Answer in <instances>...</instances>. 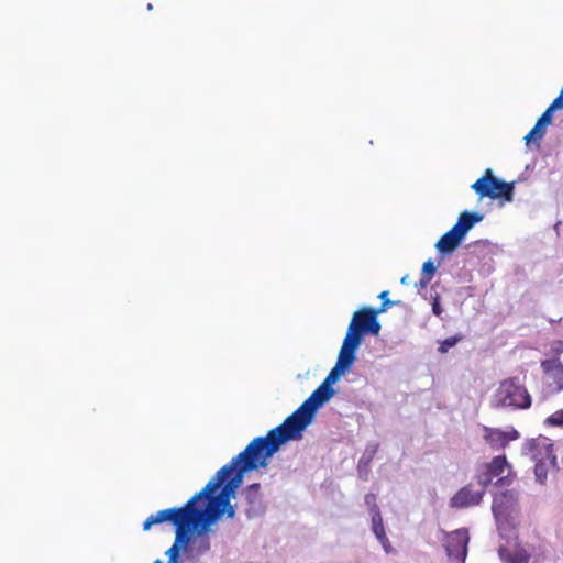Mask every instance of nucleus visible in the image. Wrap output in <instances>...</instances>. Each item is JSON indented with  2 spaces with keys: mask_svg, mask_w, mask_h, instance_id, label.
<instances>
[{
  "mask_svg": "<svg viewBox=\"0 0 563 563\" xmlns=\"http://www.w3.org/2000/svg\"><path fill=\"white\" fill-rule=\"evenodd\" d=\"M498 178L493 175L492 169H486L485 174L478 178L471 188L481 198L484 197H494L497 194L493 191V186L496 185Z\"/></svg>",
  "mask_w": 563,
  "mask_h": 563,
  "instance_id": "15",
  "label": "nucleus"
},
{
  "mask_svg": "<svg viewBox=\"0 0 563 563\" xmlns=\"http://www.w3.org/2000/svg\"><path fill=\"white\" fill-rule=\"evenodd\" d=\"M545 423L553 427H562L563 426V409L558 410L553 415L549 416L545 420Z\"/></svg>",
  "mask_w": 563,
  "mask_h": 563,
  "instance_id": "27",
  "label": "nucleus"
},
{
  "mask_svg": "<svg viewBox=\"0 0 563 563\" xmlns=\"http://www.w3.org/2000/svg\"><path fill=\"white\" fill-rule=\"evenodd\" d=\"M552 351L558 355L563 353V339L553 342Z\"/></svg>",
  "mask_w": 563,
  "mask_h": 563,
  "instance_id": "35",
  "label": "nucleus"
},
{
  "mask_svg": "<svg viewBox=\"0 0 563 563\" xmlns=\"http://www.w3.org/2000/svg\"><path fill=\"white\" fill-rule=\"evenodd\" d=\"M532 460L536 462L534 476L541 485L545 484L551 468H558L556 456L553 453V443L548 438L532 439L527 443Z\"/></svg>",
  "mask_w": 563,
  "mask_h": 563,
  "instance_id": "5",
  "label": "nucleus"
},
{
  "mask_svg": "<svg viewBox=\"0 0 563 563\" xmlns=\"http://www.w3.org/2000/svg\"><path fill=\"white\" fill-rule=\"evenodd\" d=\"M498 554L503 563H529L530 552L525 548L517 545L514 551L506 547L498 549Z\"/></svg>",
  "mask_w": 563,
  "mask_h": 563,
  "instance_id": "16",
  "label": "nucleus"
},
{
  "mask_svg": "<svg viewBox=\"0 0 563 563\" xmlns=\"http://www.w3.org/2000/svg\"><path fill=\"white\" fill-rule=\"evenodd\" d=\"M372 519V531L375 534L376 539L380 542L386 553L394 552V549L386 536L383 518L380 511L374 512V516L371 517Z\"/></svg>",
  "mask_w": 563,
  "mask_h": 563,
  "instance_id": "17",
  "label": "nucleus"
},
{
  "mask_svg": "<svg viewBox=\"0 0 563 563\" xmlns=\"http://www.w3.org/2000/svg\"><path fill=\"white\" fill-rule=\"evenodd\" d=\"M484 219V214L478 211L464 210L460 213L456 223L453 225L466 238L467 233Z\"/></svg>",
  "mask_w": 563,
  "mask_h": 563,
  "instance_id": "14",
  "label": "nucleus"
},
{
  "mask_svg": "<svg viewBox=\"0 0 563 563\" xmlns=\"http://www.w3.org/2000/svg\"><path fill=\"white\" fill-rule=\"evenodd\" d=\"M273 439L266 434L253 439L232 461L222 466L199 493L185 506L201 515L205 526H211L221 517L229 505L231 494L241 485L243 474L266 465V460L279 449H275Z\"/></svg>",
  "mask_w": 563,
  "mask_h": 563,
  "instance_id": "1",
  "label": "nucleus"
},
{
  "mask_svg": "<svg viewBox=\"0 0 563 563\" xmlns=\"http://www.w3.org/2000/svg\"><path fill=\"white\" fill-rule=\"evenodd\" d=\"M366 334L358 331L356 329V327L354 328V354L356 353V350L358 349V346L362 344L363 342V339ZM356 358V356L354 355V360Z\"/></svg>",
  "mask_w": 563,
  "mask_h": 563,
  "instance_id": "31",
  "label": "nucleus"
},
{
  "mask_svg": "<svg viewBox=\"0 0 563 563\" xmlns=\"http://www.w3.org/2000/svg\"><path fill=\"white\" fill-rule=\"evenodd\" d=\"M484 494L485 490L483 488L478 490H473L471 485H467L461 488L451 498L450 504L454 508H466L471 506H476L482 501Z\"/></svg>",
  "mask_w": 563,
  "mask_h": 563,
  "instance_id": "10",
  "label": "nucleus"
},
{
  "mask_svg": "<svg viewBox=\"0 0 563 563\" xmlns=\"http://www.w3.org/2000/svg\"><path fill=\"white\" fill-rule=\"evenodd\" d=\"M464 239L465 236L452 227L438 240L435 249L442 256L450 255L462 244Z\"/></svg>",
  "mask_w": 563,
  "mask_h": 563,
  "instance_id": "11",
  "label": "nucleus"
},
{
  "mask_svg": "<svg viewBox=\"0 0 563 563\" xmlns=\"http://www.w3.org/2000/svg\"><path fill=\"white\" fill-rule=\"evenodd\" d=\"M347 368L336 363L322 384L312 391L301 406L287 417L282 424L268 431L267 434L273 439L272 443L275 449H280L284 443L302 437V431L311 423L318 408L334 395L332 385L339 380Z\"/></svg>",
  "mask_w": 563,
  "mask_h": 563,
  "instance_id": "2",
  "label": "nucleus"
},
{
  "mask_svg": "<svg viewBox=\"0 0 563 563\" xmlns=\"http://www.w3.org/2000/svg\"><path fill=\"white\" fill-rule=\"evenodd\" d=\"M505 434H506V443L507 444L510 441L517 440L519 438V432L514 428L510 431L505 432Z\"/></svg>",
  "mask_w": 563,
  "mask_h": 563,
  "instance_id": "34",
  "label": "nucleus"
},
{
  "mask_svg": "<svg viewBox=\"0 0 563 563\" xmlns=\"http://www.w3.org/2000/svg\"><path fill=\"white\" fill-rule=\"evenodd\" d=\"M484 465L486 466V470L490 472L494 478L498 477V479L495 482V485L505 486L511 484L512 479L510 478L509 474L501 476L504 471L510 467L505 455L495 456L492 462Z\"/></svg>",
  "mask_w": 563,
  "mask_h": 563,
  "instance_id": "13",
  "label": "nucleus"
},
{
  "mask_svg": "<svg viewBox=\"0 0 563 563\" xmlns=\"http://www.w3.org/2000/svg\"><path fill=\"white\" fill-rule=\"evenodd\" d=\"M493 191L497 195L490 199L501 198L508 202L514 200V183H506L498 178L496 185L493 186Z\"/></svg>",
  "mask_w": 563,
  "mask_h": 563,
  "instance_id": "22",
  "label": "nucleus"
},
{
  "mask_svg": "<svg viewBox=\"0 0 563 563\" xmlns=\"http://www.w3.org/2000/svg\"><path fill=\"white\" fill-rule=\"evenodd\" d=\"M388 296V290H384L378 295V298L382 300V303L379 307L373 308L376 314L386 312L389 307L401 305L400 300H390Z\"/></svg>",
  "mask_w": 563,
  "mask_h": 563,
  "instance_id": "23",
  "label": "nucleus"
},
{
  "mask_svg": "<svg viewBox=\"0 0 563 563\" xmlns=\"http://www.w3.org/2000/svg\"><path fill=\"white\" fill-rule=\"evenodd\" d=\"M365 505L368 507V511L371 517L374 516L375 510L380 511L377 504H376V495L373 493H369L364 498Z\"/></svg>",
  "mask_w": 563,
  "mask_h": 563,
  "instance_id": "28",
  "label": "nucleus"
},
{
  "mask_svg": "<svg viewBox=\"0 0 563 563\" xmlns=\"http://www.w3.org/2000/svg\"><path fill=\"white\" fill-rule=\"evenodd\" d=\"M356 320V329L367 335H378L380 331V322L378 314L372 307H363L354 311V321Z\"/></svg>",
  "mask_w": 563,
  "mask_h": 563,
  "instance_id": "8",
  "label": "nucleus"
},
{
  "mask_svg": "<svg viewBox=\"0 0 563 563\" xmlns=\"http://www.w3.org/2000/svg\"><path fill=\"white\" fill-rule=\"evenodd\" d=\"M154 563H163L161 560H156Z\"/></svg>",
  "mask_w": 563,
  "mask_h": 563,
  "instance_id": "40",
  "label": "nucleus"
},
{
  "mask_svg": "<svg viewBox=\"0 0 563 563\" xmlns=\"http://www.w3.org/2000/svg\"><path fill=\"white\" fill-rule=\"evenodd\" d=\"M532 398L519 377H510L500 382L490 399L495 409L511 408L525 410L531 407Z\"/></svg>",
  "mask_w": 563,
  "mask_h": 563,
  "instance_id": "4",
  "label": "nucleus"
},
{
  "mask_svg": "<svg viewBox=\"0 0 563 563\" xmlns=\"http://www.w3.org/2000/svg\"><path fill=\"white\" fill-rule=\"evenodd\" d=\"M431 282V278H429L428 276H423L421 275L419 282H417L415 284V286L418 288V289H424L428 287V285L430 284Z\"/></svg>",
  "mask_w": 563,
  "mask_h": 563,
  "instance_id": "33",
  "label": "nucleus"
},
{
  "mask_svg": "<svg viewBox=\"0 0 563 563\" xmlns=\"http://www.w3.org/2000/svg\"><path fill=\"white\" fill-rule=\"evenodd\" d=\"M224 512L227 514V516H228L229 518H233V517H234V515H235V510H234V508H233L230 504L224 508L223 514H224Z\"/></svg>",
  "mask_w": 563,
  "mask_h": 563,
  "instance_id": "37",
  "label": "nucleus"
},
{
  "mask_svg": "<svg viewBox=\"0 0 563 563\" xmlns=\"http://www.w3.org/2000/svg\"><path fill=\"white\" fill-rule=\"evenodd\" d=\"M549 107L554 111L563 109V95L559 93V96L551 102Z\"/></svg>",
  "mask_w": 563,
  "mask_h": 563,
  "instance_id": "32",
  "label": "nucleus"
},
{
  "mask_svg": "<svg viewBox=\"0 0 563 563\" xmlns=\"http://www.w3.org/2000/svg\"><path fill=\"white\" fill-rule=\"evenodd\" d=\"M541 368L544 374L555 385L554 390H563V364L558 357L544 360L541 362Z\"/></svg>",
  "mask_w": 563,
  "mask_h": 563,
  "instance_id": "12",
  "label": "nucleus"
},
{
  "mask_svg": "<svg viewBox=\"0 0 563 563\" xmlns=\"http://www.w3.org/2000/svg\"><path fill=\"white\" fill-rule=\"evenodd\" d=\"M492 511L500 531L515 529L518 525L517 494L514 490H506L496 495Z\"/></svg>",
  "mask_w": 563,
  "mask_h": 563,
  "instance_id": "6",
  "label": "nucleus"
},
{
  "mask_svg": "<svg viewBox=\"0 0 563 563\" xmlns=\"http://www.w3.org/2000/svg\"><path fill=\"white\" fill-rule=\"evenodd\" d=\"M484 440L495 450L507 446L505 431L496 428H484Z\"/></svg>",
  "mask_w": 563,
  "mask_h": 563,
  "instance_id": "20",
  "label": "nucleus"
},
{
  "mask_svg": "<svg viewBox=\"0 0 563 563\" xmlns=\"http://www.w3.org/2000/svg\"><path fill=\"white\" fill-rule=\"evenodd\" d=\"M147 9H148V10H152V9H153V7H152V4H151V3L147 5Z\"/></svg>",
  "mask_w": 563,
  "mask_h": 563,
  "instance_id": "39",
  "label": "nucleus"
},
{
  "mask_svg": "<svg viewBox=\"0 0 563 563\" xmlns=\"http://www.w3.org/2000/svg\"><path fill=\"white\" fill-rule=\"evenodd\" d=\"M170 522L175 526L176 538L174 544L166 551L168 563H177L180 549L186 548L191 533L199 536L207 532L209 526H205L201 515L194 512L189 507L167 508L148 516L143 522V529L148 530L153 525Z\"/></svg>",
  "mask_w": 563,
  "mask_h": 563,
  "instance_id": "3",
  "label": "nucleus"
},
{
  "mask_svg": "<svg viewBox=\"0 0 563 563\" xmlns=\"http://www.w3.org/2000/svg\"><path fill=\"white\" fill-rule=\"evenodd\" d=\"M432 312L435 314V316H440L442 313V307L437 299H434L433 303H432Z\"/></svg>",
  "mask_w": 563,
  "mask_h": 563,
  "instance_id": "36",
  "label": "nucleus"
},
{
  "mask_svg": "<svg viewBox=\"0 0 563 563\" xmlns=\"http://www.w3.org/2000/svg\"><path fill=\"white\" fill-rule=\"evenodd\" d=\"M352 321L350 322L336 363L350 367L352 365Z\"/></svg>",
  "mask_w": 563,
  "mask_h": 563,
  "instance_id": "19",
  "label": "nucleus"
},
{
  "mask_svg": "<svg viewBox=\"0 0 563 563\" xmlns=\"http://www.w3.org/2000/svg\"><path fill=\"white\" fill-rule=\"evenodd\" d=\"M205 533L206 532L200 536L197 533V539L194 541V547L197 554H202L210 550V540L205 536Z\"/></svg>",
  "mask_w": 563,
  "mask_h": 563,
  "instance_id": "25",
  "label": "nucleus"
},
{
  "mask_svg": "<svg viewBox=\"0 0 563 563\" xmlns=\"http://www.w3.org/2000/svg\"><path fill=\"white\" fill-rule=\"evenodd\" d=\"M462 339H463V335H461V334H456V335L446 338V339L440 341L438 351L441 354H444L449 351V349L455 346Z\"/></svg>",
  "mask_w": 563,
  "mask_h": 563,
  "instance_id": "26",
  "label": "nucleus"
},
{
  "mask_svg": "<svg viewBox=\"0 0 563 563\" xmlns=\"http://www.w3.org/2000/svg\"><path fill=\"white\" fill-rule=\"evenodd\" d=\"M470 541L466 529H457L450 533L444 543L446 555L463 563L467 555V544Z\"/></svg>",
  "mask_w": 563,
  "mask_h": 563,
  "instance_id": "7",
  "label": "nucleus"
},
{
  "mask_svg": "<svg viewBox=\"0 0 563 563\" xmlns=\"http://www.w3.org/2000/svg\"><path fill=\"white\" fill-rule=\"evenodd\" d=\"M260 490L261 485L258 483H253L244 489L243 495L246 500L245 514L249 519L264 512V505Z\"/></svg>",
  "mask_w": 563,
  "mask_h": 563,
  "instance_id": "9",
  "label": "nucleus"
},
{
  "mask_svg": "<svg viewBox=\"0 0 563 563\" xmlns=\"http://www.w3.org/2000/svg\"><path fill=\"white\" fill-rule=\"evenodd\" d=\"M401 285H408L409 284V275H405L400 279Z\"/></svg>",
  "mask_w": 563,
  "mask_h": 563,
  "instance_id": "38",
  "label": "nucleus"
},
{
  "mask_svg": "<svg viewBox=\"0 0 563 563\" xmlns=\"http://www.w3.org/2000/svg\"><path fill=\"white\" fill-rule=\"evenodd\" d=\"M554 112L555 111L552 110V108L548 107L545 111L538 118V121L547 126L551 125Z\"/></svg>",
  "mask_w": 563,
  "mask_h": 563,
  "instance_id": "29",
  "label": "nucleus"
},
{
  "mask_svg": "<svg viewBox=\"0 0 563 563\" xmlns=\"http://www.w3.org/2000/svg\"><path fill=\"white\" fill-rule=\"evenodd\" d=\"M476 479L481 488L485 490V487L493 483L494 477L490 472L486 470V466L483 464L481 468L477 471Z\"/></svg>",
  "mask_w": 563,
  "mask_h": 563,
  "instance_id": "24",
  "label": "nucleus"
},
{
  "mask_svg": "<svg viewBox=\"0 0 563 563\" xmlns=\"http://www.w3.org/2000/svg\"><path fill=\"white\" fill-rule=\"evenodd\" d=\"M435 272H437V266L434 265L432 260H428L423 263L421 275L432 278V276L434 275Z\"/></svg>",
  "mask_w": 563,
  "mask_h": 563,
  "instance_id": "30",
  "label": "nucleus"
},
{
  "mask_svg": "<svg viewBox=\"0 0 563 563\" xmlns=\"http://www.w3.org/2000/svg\"><path fill=\"white\" fill-rule=\"evenodd\" d=\"M377 450H378L377 443H369L366 446L363 455L361 456V459L358 461V465H357V473H358V477L361 479H364V481L368 479L369 464L373 461Z\"/></svg>",
  "mask_w": 563,
  "mask_h": 563,
  "instance_id": "18",
  "label": "nucleus"
},
{
  "mask_svg": "<svg viewBox=\"0 0 563 563\" xmlns=\"http://www.w3.org/2000/svg\"><path fill=\"white\" fill-rule=\"evenodd\" d=\"M547 128V125L537 120L534 126L523 137L526 145L529 147L531 144H534L537 148H540V142L545 135Z\"/></svg>",
  "mask_w": 563,
  "mask_h": 563,
  "instance_id": "21",
  "label": "nucleus"
}]
</instances>
